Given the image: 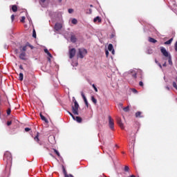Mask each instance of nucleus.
<instances>
[{
	"instance_id": "nucleus-1",
	"label": "nucleus",
	"mask_w": 177,
	"mask_h": 177,
	"mask_svg": "<svg viewBox=\"0 0 177 177\" xmlns=\"http://www.w3.org/2000/svg\"><path fill=\"white\" fill-rule=\"evenodd\" d=\"M160 52L165 56V57H168L169 64L172 65V58L171 54L167 51V49L164 47H160Z\"/></svg>"
},
{
	"instance_id": "nucleus-2",
	"label": "nucleus",
	"mask_w": 177,
	"mask_h": 177,
	"mask_svg": "<svg viewBox=\"0 0 177 177\" xmlns=\"http://www.w3.org/2000/svg\"><path fill=\"white\" fill-rule=\"evenodd\" d=\"M73 102L74 103V106H72V112L75 114V115H78V109H80V104H78V102H77V100H75V97H73Z\"/></svg>"
},
{
	"instance_id": "nucleus-3",
	"label": "nucleus",
	"mask_w": 177,
	"mask_h": 177,
	"mask_svg": "<svg viewBox=\"0 0 177 177\" xmlns=\"http://www.w3.org/2000/svg\"><path fill=\"white\" fill-rule=\"evenodd\" d=\"M88 54V50L85 48H79L78 49V53H77V57H80V59H84L86 55Z\"/></svg>"
},
{
	"instance_id": "nucleus-4",
	"label": "nucleus",
	"mask_w": 177,
	"mask_h": 177,
	"mask_svg": "<svg viewBox=\"0 0 177 177\" xmlns=\"http://www.w3.org/2000/svg\"><path fill=\"white\" fill-rule=\"evenodd\" d=\"M3 160L6 161L7 164H10L12 162V153L6 152L4 153Z\"/></svg>"
},
{
	"instance_id": "nucleus-5",
	"label": "nucleus",
	"mask_w": 177,
	"mask_h": 177,
	"mask_svg": "<svg viewBox=\"0 0 177 177\" xmlns=\"http://www.w3.org/2000/svg\"><path fill=\"white\" fill-rule=\"evenodd\" d=\"M108 118H109V128L112 131H114V120H113V118H111V116H109Z\"/></svg>"
},
{
	"instance_id": "nucleus-6",
	"label": "nucleus",
	"mask_w": 177,
	"mask_h": 177,
	"mask_svg": "<svg viewBox=\"0 0 177 177\" xmlns=\"http://www.w3.org/2000/svg\"><path fill=\"white\" fill-rule=\"evenodd\" d=\"M69 58L73 59L75 56V53H77V50L75 48H71L68 51Z\"/></svg>"
},
{
	"instance_id": "nucleus-7",
	"label": "nucleus",
	"mask_w": 177,
	"mask_h": 177,
	"mask_svg": "<svg viewBox=\"0 0 177 177\" xmlns=\"http://www.w3.org/2000/svg\"><path fill=\"white\" fill-rule=\"evenodd\" d=\"M116 120L120 128H121V129H124L125 127H124V123H122V120H121V118L117 117Z\"/></svg>"
},
{
	"instance_id": "nucleus-8",
	"label": "nucleus",
	"mask_w": 177,
	"mask_h": 177,
	"mask_svg": "<svg viewBox=\"0 0 177 177\" xmlns=\"http://www.w3.org/2000/svg\"><path fill=\"white\" fill-rule=\"evenodd\" d=\"M62 27L63 26H62V24L57 23V24H55V31H59V30H62Z\"/></svg>"
},
{
	"instance_id": "nucleus-9",
	"label": "nucleus",
	"mask_w": 177,
	"mask_h": 177,
	"mask_svg": "<svg viewBox=\"0 0 177 177\" xmlns=\"http://www.w3.org/2000/svg\"><path fill=\"white\" fill-rule=\"evenodd\" d=\"M34 140L39 143V145H41V142H39V133H37L36 136L34 138Z\"/></svg>"
},
{
	"instance_id": "nucleus-10",
	"label": "nucleus",
	"mask_w": 177,
	"mask_h": 177,
	"mask_svg": "<svg viewBox=\"0 0 177 177\" xmlns=\"http://www.w3.org/2000/svg\"><path fill=\"white\" fill-rule=\"evenodd\" d=\"M19 58L21 59V60H26V52H22L19 55Z\"/></svg>"
},
{
	"instance_id": "nucleus-11",
	"label": "nucleus",
	"mask_w": 177,
	"mask_h": 177,
	"mask_svg": "<svg viewBox=\"0 0 177 177\" xmlns=\"http://www.w3.org/2000/svg\"><path fill=\"white\" fill-rule=\"evenodd\" d=\"M71 41L73 43L75 44V42H77V37H75V35H73L71 37Z\"/></svg>"
},
{
	"instance_id": "nucleus-12",
	"label": "nucleus",
	"mask_w": 177,
	"mask_h": 177,
	"mask_svg": "<svg viewBox=\"0 0 177 177\" xmlns=\"http://www.w3.org/2000/svg\"><path fill=\"white\" fill-rule=\"evenodd\" d=\"M96 21H97L98 23H102V19H100V17H96L95 18H94L93 22L96 23Z\"/></svg>"
},
{
	"instance_id": "nucleus-13",
	"label": "nucleus",
	"mask_w": 177,
	"mask_h": 177,
	"mask_svg": "<svg viewBox=\"0 0 177 177\" xmlns=\"http://www.w3.org/2000/svg\"><path fill=\"white\" fill-rule=\"evenodd\" d=\"M173 41H174V38H171L170 39L165 42V45H171Z\"/></svg>"
},
{
	"instance_id": "nucleus-14",
	"label": "nucleus",
	"mask_w": 177,
	"mask_h": 177,
	"mask_svg": "<svg viewBox=\"0 0 177 177\" xmlns=\"http://www.w3.org/2000/svg\"><path fill=\"white\" fill-rule=\"evenodd\" d=\"M41 120H42V121H45V122H48V119H46V118H45V116H44V115H42V113H40L39 114Z\"/></svg>"
},
{
	"instance_id": "nucleus-15",
	"label": "nucleus",
	"mask_w": 177,
	"mask_h": 177,
	"mask_svg": "<svg viewBox=\"0 0 177 177\" xmlns=\"http://www.w3.org/2000/svg\"><path fill=\"white\" fill-rule=\"evenodd\" d=\"M149 41L151 42L152 44H156L157 40L153 37H149Z\"/></svg>"
},
{
	"instance_id": "nucleus-16",
	"label": "nucleus",
	"mask_w": 177,
	"mask_h": 177,
	"mask_svg": "<svg viewBox=\"0 0 177 177\" xmlns=\"http://www.w3.org/2000/svg\"><path fill=\"white\" fill-rule=\"evenodd\" d=\"M44 52L45 53H46L47 56H48V57H53L52 54H50V53L49 52V50L46 48L44 49Z\"/></svg>"
},
{
	"instance_id": "nucleus-17",
	"label": "nucleus",
	"mask_w": 177,
	"mask_h": 177,
	"mask_svg": "<svg viewBox=\"0 0 177 177\" xmlns=\"http://www.w3.org/2000/svg\"><path fill=\"white\" fill-rule=\"evenodd\" d=\"M136 118H142V112L138 111L136 113Z\"/></svg>"
},
{
	"instance_id": "nucleus-18",
	"label": "nucleus",
	"mask_w": 177,
	"mask_h": 177,
	"mask_svg": "<svg viewBox=\"0 0 177 177\" xmlns=\"http://www.w3.org/2000/svg\"><path fill=\"white\" fill-rule=\"evenodd\" d=\"M108 49L109 52H111V50H114V47L113 46V44H109L108 46Z\"/></svg>"
},
{
	"instance_id": "nucleus-19",
	"label": "nucleus",
	"mask_w": 177,
	"mask_h": 177,
	"mask_svg": "<svg viewBox=\"0 0 177 177\" xmlns=\"http://www.w3.org/2000/svg\"><path fill=\"white\" fill-rule=\"evenodd\" d=\"M24 78V75H23L22 73H20L19 76V81H23Z\"/></svg>"
},
{
	"instance_id": "nucleus-20",
	"label": "nucleus",
	"mask_w": 177,
	"mask_h": 177,
	"mask_svg": "<svg viewBox=\"0 0 177 177\" xmlns=\"http://www.w3.org/2000/svg\"><path fill=\"white\" fill-rule=\"evenodd\" d=\"M12 12H17V6H16V5H13L12 6Z\"/></svg>"
},
{
	"instance_id": "nucleus-21",
	"label": "nucleus",
	"mask_w": 177,
	"mask_h": 177,
	"mask_svg": "<svg viewBox=\"0 0 177 177\" xmlns=\"http://www.w3.org/2000/svg\"><path fill=\"white\" fill-rule=\"evenodd\" d=\"M75 120H76L77 122H82V118L80 116H77L75 118Z\"/></svg>"
},
{
	"instance_id": "nucleus-22",
	"label": "nucleus",
	"mask_w": 177,
	"mask_h": 177,
	"mask_svg": "<svg viewBox=\"0 0 177 177\" xmlns=\"http://www.w3.org/2000/svg\"><path fill=\"white\" fill-rule=\"evenodd\" d=\"M91 100H92L93 103H94V104H96L97 103V100H96V98H95L94 96L91 97Z\"/></svg>"
},
{
	"instance_id": "nucleus-23",
	"label": "nucleus",
	"mask_w": 177,
	"mask_h": 177,
	"mask_svg": "<svg viewBox=\"0 0 177 177\" xmlns=\"http://www.w3.org/2000/svg\"><path fill=\"white\" fill-rule=\"evenodd\" d=\"M82 97H83L84 103H86V102H88V100H86V97H85V94H84V93H82Z\"/></svg>"
},
{
	"instance_id": "nucleus-24",
	"label": "nucleus",
	"mask_w": 177,
	"mask_h": 177,
	"mask_svg": "<svg viewBox=\"0 0 177 177\" xmlns=\"http://www.w3.org/2000/svg\"><path fill=\"white\" fill-rule=\"evenodd\" d=\"M123 111L125 113H128V111H129V106H127V107L123 108Z\"/></svg>"
},
{
	"instance_id": "nucleus-25",
	"label": "nucleus",
	"mask_w": 177,
	"mask_h": 177,
	"mask_svg": "<svg viewBox=\"0 0 177 177\" xmlns=\"http://www.w3.org/2000/svg\"><path fill=\"white\" fill-rule=\"evenodd\" d=\"M32 37L33 38H37V32H35V29H33Z\"/></svg>"
},
{
	"instance_id": "nucleus-26",
	"label": "nucleus",
	"mask_w": 177,
	"mask_h": 177,
	"mask_svg": "<svg viewBox=\"0 0 177 177\" xmlns=\"http://www.w3.org/2000/svg\"><path fill=\"white\" fill-rule=\"evenodd\" d=\"M53 150H54V153H55V154H57L58 157H60V153H59V151L57 149H53Z\"/></svg>"
},
{
	"instance_id": "nucleus-27",
	"label": "nucleus",
	"mask_w": 177,
	"mask_h": 177,
	"mask_svg": "<svg viewBox=\"0 0 177 177\" xmlns=\"http://www.w3.org/2000/svg\"><path fill=\"white\" fill-rule=\"evenodd\" d=\"M78 23V21L76 19H72V24H77Z\"/></svg>"
},
{
	"instance_id": "nucleus-28",
	"label": "nucleus",
	"mask_w": 177,
	"mask_h": 177,
	"mask_svg": "<svg viewBox=\"0 0 177 177\" xmlns=\"http://www.w3.org/2000/svg\"><path fill=\"white\" fill-rule=\"evenodd\" d=\"M62 168H63V174H64V176H66V175H68V174H67V171H66V169L64 168V167H63Z\"/></svg>"
},
{
	"instance_id": "nucleus-29",
	"label": "nucleus",
	"mask_w": 177,
	"mask_h": 177,
	"mask_svg": "<svg viewBox=\"0 0 177 177\" xmlns=\"http://www.w3.org/2000/svg\"><path fill=\"white\" fill-rule=\"evenodd\" d=\"M23 52H26L27 50V45L22 47V49H21Z\"/></svg>"
},
{
	"instance_id": "nucleus-30",
	"label": "nucleus",
	"mask_w": 177,
	"mask_h": 177,
	"mask_svg": "<svg viewBox=\"0 0 177 177\" xmlns=\"http://www.w3.org/2000/svg\"><path fill=\"white\" fill-rule=\"evenodd\" d=\"M124 171L125 172H129V167L125 166L124 167Z\"/></svg>"
},
{
	"instance_id": "nucleus-31",
	"label": "nucleus",
	"mask_w": 177,
	"mask_h": 177,
	"mask_svg": "<svg viewBox=\"0 0 177 177\" xmlns=\"http://www.w3.org/2000/svg\"><path fill=\"white\" fill-rule=\"evenodd\" d=\"M88 15H91L92 14V9L89 8L88 10H87V12H86Z\"/></svg>"
},
{
	"instance_id": "nucleus-32",
	"label": "nucleus",
	"mask_w": 177,
	"mask_h": 177,
	"mask_svg": "<svg viewBox=\"0 0 177 177\" xmlns=\"http://www.w3.org/2000/svg\"><path fill=\"white\" fill-rule=\"evenodd\" d=\"M131 91L133 93H138V90H136V88H132Z\"/></svg>"
},
{
	"instance_id": "nucleus-33",
	"label": "nucleus",
	"mask_w": 177,
	"mask_h": 177,
	"mask_svg": "<svg viewBox=\"0 0 177 177\" xmlns=\"http://www.w3.org/2000/svg\"><path fill=\"white\" fill-rule=\"evenodd\" d=\"M173 86H174V88H175V89H176V91H177L176 82H173Z\"/></svg>"
},
{
	"instance_id": "nucleus-34",
	"label": "nucleus",
	"mask_w": 177,
	"mask_h": 177,
	"mask_svg": "<svg viewBox=\"0 0 177 177\" xmlns=\"http://www.w3.org/2000/svg\"><path fill=\"white\" fill-rule=\"evenodd\" d=\"M68 114L73 118V120H75V117H74V115L71 113V112L68 111Z\"/></svg>"
},
{
	"instance_id": "nucleus-35",
	"label": "nucleus",
	"mask_w": 177,
	"mask_h": 177,
	"mask_svg": "<svg viewBox=\"0 0 177 177\" xmlns=\"http://www.w3.org/2000/svg\"><path fill=\"white\" fill-rule=\"evenodd\" d=\"M68 12V13H73V12H74V10L73 8H69Z\"/></svg>"
},
{
	"instance_id": "nucleus-36",
	"label": "nucleus",
	"mask_w": 177,
	"mask_h": 177,
	"mask_svg": "<svg viewBox=\"0 0 177 177\" xmlns=\"http://www.w3.org/2000/svg\"><path fill=\"white\" fill-rule=\"evenodd\" d=\"M10 113H11V110H10V109H8L7 110V115H10Z\"/></svg>"
},
{
	"instance_id": "nucleus-37",
	"label": "nucleus",
	"mask_w": 177,
	"mask_h": 177,
	"mask_svg": "<svg viewBox=\"0 0 177 177\" xmlns=\"http://www.w3.org/2000/svg\"><path fill=\"white\" fill-rule=\"evenodd\" d=\"M24 20H26V17H22L21 19V22L24 23Z\"/></svg>"
},
{
	"instance_id": "nucleus-38",
	"label": "nucleus",
	"mask_w": 177,
	"mask_h": 177,
	"mask_svg": "<svg viewBox=\"0 0 177 177\" xmlns=\"http://www.w3.org/2000/svg\"><path fill=\"white\" fill-rule=\"evenodd\" d=\"M93 88L95 92H97V88H96V86H95V84H93Z\"/></svg>"
},
{
	"instance_id": "nucleus-39",
	"label": "nucleus",
	"mask_w": 177,
	"mask_h": 177,
	"mask_svg": "<svg viewBox=\"0 0 177 177\" xmlns=\"http://www.w3.org/2000/svg\"><path fill=\"white\" fill-rule=\"evenodd\" d=\"M30 130H31V129H30L28 127L25 128V131L26 132H30Z\"/></svg>"
},
{
	"instance_id": "nucleus-40",
	"label": "nucleus",
	"mask_w": 177,
	"mask_h": 177,
	"mask_svg": "<svg viewBox=\"0 0 177 177\" xmlns=\"http://www.w3.org/2000/svg\"><path fill=\"white\" fill-rule=\"evenodd\" d=\"M64 177H74L73 174H66Z\"/></svg>"
},
{
	"instance_id": "nucleus-41",
	"label": "nucleus",
	"mask_w": 177,
	"mask_h": 177,
	"mask_svg": "<svg viewBox=\"0 0 177 177\" xmlns=\"http://www.w3.org/2000/svg\"><path fill=\"white\" fill-rule=\"evenodd\" d=\"M132 77H133V78H134L135 80H136V78H137V75H136V73H133V74L132 75Z\"/></svg>"
},
{
	"instance_id": "nucleus-42",
	"label": "nucleus",
	"mask_w": 177,
	"mask_h": 177,
	"mask_svg": "<svg viewBox=\"0 0 177 177\" xmlns=\"http://www.w3.org/2000/svg\"><path fill=\"white\" fill-rule=\"evenodd\" d=\"M174 48H175L176 52H177V41H176V43L174 44Z\"/></svg>"
},
{
	"instance_id": "nucleus-43",
	"label": "nucleus",
	"mask_w": 177,
	"mask_h": 177,
	"mask_svg": "<svg viewBox=\"0 0 177 177\" xmlns=\"http://www.w3.org/2000/svg\"><path fill=\"white\" fill-rule=\"evenodd\" d=\"M7 125L9 127L10 125H12V121H8L7 122Z\"/></svg>"
},
{
	"instance_id": "nucleus-44",
	"label": "nucleus",
	"mask_w": 177,
	"mask_h": 177,
	"mask_svg": "<svg viewBox=\"0 0 177 177\" xmlns=\"http://www.w3.org/2000/svg\"><path fill=\"white\" fill-rule=\"evenodd\" d=\"M105 55H106V57H109V50L105 51Z\"/></svg>"
},
{
	"instance_id": "nucleus-45",
	"label": "nucleus",
	"mask_w": 177,
	"mask_h": 177,
	"mask_svg": "<svg viewBox=\"0 0 177 177\" xmlns=\"http://www.w3.org/2000/svg\"><path fill=\"white\" fill-rule=\"evenodd\" d=\"M11 20H12V21H13V20H15V15H11Z\"/></svg>"
},
{
	"instance_id": "nucleus-46",
	"label": "nucleus",
	"mask_w": 177,
	"mask_h": 177,
	"mask_svg": "<svg viewBox=\"0 0 177 177\" xmlns=\"http://www.w3.org/2000/svg\"><path fill=\"white\" fill-rule=\"evenodd\" d=\"M48 139H55V136H50L48 137Z\"/></svg>"
},
{
	"instance_id": "nucleus-47",
	"label": "nucleus",
	"mask_w": 177,
	"mask_h": 177,
	"mask_svg": "<svg viewBox=\"0 0 177 177\" xmlns=\"http://www.w3.org/2000/svg\"><path fill=\"white\" fill-rule=\"evenodd\" d=\"M139 85L140 86H143V82H140Z\"/></svg>"
},
{
	"instance_id": "nucleus-48",
	"label": "nucleus",
	"mask_w": 177,
	"mask_h": 177,
	"mask_svg": "<svg viewBox=\"0 0 177 177\" xmlns=\"http://www.w3.org/2000/svg\"><path fill=\"white\" fill-rule=\"evenodd\" d=\"M158 66L160 67V68H162V65H161V64H158Z\"/></svg>"
},
{
	"instance_id": "nucleus-49",
	"label": "nucleus",
	"mask_w": 177,
	"mask_h": 177,
	"mask_svg": "<svg viewBox=\"0 0 177 177\" xmlns=\"http://www.w3.org/2000/svg\"><path fill=\"white\" fill-rule=\"evenodd\" d=\"M162 66H163V67H167V63L165 62V63L162 64Z\"/></svg>"
},
{
	"instance_id": "nucleus-50",
	"label": "nucleus",
	"mask_w": 177,
	"mask_h": 177,
	"mask_svg": "<svg viewBox=\"0 0 177 177\" xmlns=\"http://www.w3.org/2000/svg\"><path fill=\"white\" fill-rule=\"evenodd\" d=\"M19 68H20L21 70H24L23 65H20V66H19Z\"/></svg>"
},
{
	"instance_id": "nucleus-51",
	"label": "nucleus",
	"mask_w": 177,
	"mask_h": 177,
	"mask_svg": "<svg viewBox=\"0 0 177 177\" xmlns=\"http://www.w3.org/2000/svg\"><path fill=\"white\" fill-rule=\"evenodd\" d=\"M40 1H41L42 3H45V2L46 1V0H40Z\"/></svg>"
},
{
	"instance_id": "nucleus-52",
	"label": "nucleus",
	"mask_w": 177,
	"mask_h": 177,
	"mask_svg": "<svg viewBox=\"0 0 177 177\" xmlns=\"http://www.w3.org/2000/svg\"><path fill=\"white\" fill-rule=\"evenodd\" d=\"M155 63H156V64H158L160 62H158V61H157V59H155Z\"/></svg>"
},
{
	"instance_id": "nucleus-53",
	"label": "nucleus",
	"mask_w": 177,
	"mask_h": 177,
	"mask_svg": "<svg viewBox=\"0 0 177 177\" xmlns=\"http://www.w3.org/2000/svg\"><path fill=\"white\" fill-rule=\"evenodd\" d=\"M28 46H30V48H31V49H33L34 46H31V45H28Z\"/></svg>"
},
{
	"instance_id": "nucleus-54",
	"label": "nucleus",
	"mask_w": 177,
	"mask_h": 177,
	"mask_svg": "<svg viewBox=\"0 0 177 177\" xmlns=\"http://www.w3.org/2000/svg\"><path fill=\"white\" fill-rule=\"evenodd\" d=\"M84 103H85V104H86V107H88V102H84Z\"/></svg>"
},
{
	"instance_id": "nucleus-55",
	"label": "nucleus",
	"mask_w": 177,
	"mask_h": 177,
	"mask_svg": "<svg viewBox=\"0 0 177 177\" xmlns=\"http://www.w3.org/2000/svg\"><path fill=\"white\" fill-rule=\"evenodd\" d=\"M111 52H112V55H114V50H112Z\"/></svg>"
},
{
	"instance_id": "nucleus-56",
	"label": "nucleus",
	"mask_w": 177,
	"mask_h": 177,
	"mask_svg": "<svg viewBox=\"0 0 177 177\" xmlns=\"http://www.w3.org/2000/svg\"><path fill=\"white\" fill-rule=\"evenodd\" d=\"M48 62H50V58L48 57Z\"/></svg>"
},
{
	"instance_id": "nucleus-57",
	"label": "nucleus",
	"mask_w": 177,
	"mask_h": 177,
	"mask_svg": "<svg viewBox=\"0 0 177 177\" xmlns=\"http://www.w3.org/2000/svg\"><path fill=\"white\" fill-rule=\"evenodd\" d=\"M90 7H91V8H93V5H90Z\"/></svg>"
},
{
	"instance_id": "nucleus-58",
	"label": "nucleus",
	"mask_w": 177,
	"mask_h": 177,
	"mask_svg": "<svg viewBox=\"0 0 177 177\" xmlns=\"http://www.w3.org/2000/svg\"><path fill=\"white\" fill-rule=\"evenodd\" d=\"M168 91H169V87H166Z\"/></svg>"
},
{
	"instance_id": "nucleus-59",
	"label": "nucleus",
	"mask_w": 177,
	"mask_h": 177,
	"mask_svg": "<svg viewBox=\"0 0 177 177\" xmlns=\"http://www.w3.org/2000/svg\"><path fill=\"white\" fill-rule=\"evenodd\" d=\"M113 37H114V35H111V38H113Z\"/></svg>"
},
{
	"instance_id": "nucleus-60",
	"label": "nucleus",
	"mask_w": 177,
	"mask_h": 177,
	"mask_svg": "<svg viewBox=\"0 0 177 177\" xmlns=\"http://www.w3.org/2000/svg\"><path fill=\"white\" fill-rule=\"evenodd\" d=\"M63 0H59V2H62Z\"/></svg>"
},
{
	"instance_id": "nucleus-61",
	"label": "nucleus",
	"mask_w": 177,
	"mask_h": 177,
	"mask_svg": "<svg viewBox=\"0 0 177 177\" xmlns=\"http://www.w3.org/2000/svg\"><path fill=\"white\" fill-rule=\"evenodd\" d=\"M138 177H139V176H138Z\"/></svg>"
}]
</instances>
